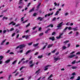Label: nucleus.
I'll use <instances>...</instances> for the list:
<instances>
[{"mask_svg":"<svg viewBox=\"0 0 80 80\" xmlns=\"http://www.w3.org/2000/svg\"><path fill=\"white\" fill-rule=\"evenodd\" d=\"M39 44V43H38L36 44H34L33 45V46L34 47H37V46Z\"/></svg>","mask_w":80,"mask_h":80,"instance_id":"2eb2a0df","label":"nucleus"},{"mask_svg":"<svg viewBox=\"0 0 80 80\" xmlns=\"http://www.w3.org/2000/svg\"><path fill=\"white\" fill-rule=\"evenodd\" d=\"M53 44L48 45V48H50V47H52L53 46Z\"/></svg>","mask_w":80,"mask_h":80,"instance_id":"f8f14e48","label":"nucleus"},{"mask_svg":"<svg viewBox=\"0 0 80 80\" xmlns=\"http://www.w3.org/2000/svg\"><path fill=\"white\" fill-rule=\"evenodd\" d=\"M32 63H33V60H32L31 61L29 62L30 64H32Z\"/></svg>","mask_w":80,"mask_h":80,"instance_id":"e433bc0d","label":"nucleus"},{"mask_svg":"<svg viewBox=\"0 0 80 80\" xmlns=\"http://www.w3.org/2000/svg\"><path fill=\"white\" fill-rule=\"evenodd\" d=\"M71 45V44H70V43H69V44H68V48L69 47H70Z\"/></svg>","mask_w":80,"mask_h":80,"instance_id":"f704fd0d","label":"nucleus"},{"mask_svg":"<svg viewBox=\"0 0 80 80\" xmlns=\"http://www.w3.org/2000/svg\"><path fill=\"white\" fill-rule=\"evenodd\" d=\"M35 10V8H33L31 9L29 12L28 13H31V12H34Z\"/></svg>","mask_w":80,"mask_h":80,"instance_id":"423d86ee","label":"nucleus"},{"mask_svg":"<svg viewBox=\"0 0 80 80\" xmlns=\"http://www.w3.org/2000/svg\"><path fill=\"white\" fill-rule=\"evenodd\" d=\"M33 66H34V64H31V65H30L29 66V67H33Z\"/></svg>","mask_w":80,"mask_h":80,"instance_id":"37998d69","label":"nucleus"},{"mask_svg":"<svg viewBox=\"0 0 80 80\" xmlns=\"http://www.w3.org/2000/svg\"><path fill=\"white\" fill-rule=\"evenodd\" d=\"M49 30H50V29H48L47 30H46L45 32V33H48V32L49 31Z\"/></svg>","mask_w":80,"mask_h":80,"instance_id":"393cba45","label":"nucleus"},{"mask_svg":"<svg viewBox=\"0 0 80 80\" xmlns=\"http://www.w3.org/2000/svg\"><path fill=\"white\" fill-rule=\"evenodd\" d=\"M68 29V27H67L65 28L64 29V31H63V32H64L66 30H67V29Z\"/></svg>","mask_w":80,"mask_h":80,"instance_id":"cd10ccee","label":"nucleus"},{"mask_svg":"<svg viewBox=\"0 0 80 80\" xmlns=\"http://www.w3.org/2000/svg\"><path fill=\"white\" fill-rule=\"evenodd\" d=\"M43 35V33H41L40 34H39V36L40 37H41V36H42Z\"/></svg>","mask_w":80,"mask_h":80,"instance_id":"58836bf2","label":"nucleus"},{"mask_svg":"<svg viewBox=\"0 0 80 80\" xmlns=\"http://www.w3.org/2000/svg\"><path fill=\"white\" fill-rule=\"evenodd\" d=\"M43 18H42L41 17H38L37 18L38 20H39L40 21H42V19H43Z\"/></svg>","mask_w":80,"mask_h":80,"instance_id":"6e6552de","label":"nucleus"},{"mask_svg":"<svg viewBox=\"0 0 80 80\" xmlns=\"http://www.w3.org/2000/svg\"><path fill=\"white\" fill-rule=\"evenodd\" d=\"M43 58V55H41V56H38V58Z\"/></svg>","mask_w":80,"mask_h":80,"instance_id":"4be33fe9","label":"nucleus"},{"mask_svg":"<svg viewBox=\"0 0 80 80\" xmlns=\"http://www.w3.org/2000/svg\"><path fill=\"white\" fill-rule=\"evenodd\" d=\"M28 61H29V60H28L26 61H23L22 62V64L23 65V64H24V63H28Z\"/></svg>","mask_w":80,"mask_h":80,"instance_id":"9d476101","label":"nucleus"},{"mask_svg":"<svg viewBox=\"0 0 80 80\" xmlns=\"http://www.w3.org/2000/svg\"><path fill=\"white\" fill-rule=\"evenodd\" d=\"M80 80V76H78L77 79L76 80Z\"/></svg>","mask_w":80,"mask_h":80,"instance_id":"4c0bfd02","label":"nucleus"},{"mask_svg":"<svg viewBox=\"0 0 80 80\" xmlns=\"http://www.w3.org/2000/svg\"><path fill=\"white\" fill-rule=\"evenodd\" d=\"M72 27H68V30H72Z\"/></svg>","mask_w":80,"mask_h":80,"instance_id":"09e8293b","label":"nucleus"},{"mask_svg":"<svg viewBox=\"0 0 80 80\" xmlns=\"http://www.w3.org/2000/svg\"><path fill=\"white\" fill-rule=\"evenodd\" d=\"M53 76V75L52 74L49 77H48V80H49V79H50V78H51V77H52Z\"/></svg>","mask_w":80,"mask_h":80,"instance_id":"b1692460","label":"nucleus"},{"mask_svg":"<svg viewBox=\"0 0 80 80\" xmlns=\"http://www.w3.org/2000/svg\"><path fill=\"white\" fill-rule=\"evenodd\" d=\"M75 56H76V55L75 54H72L71 55H70L68 57V58H73V57H74Z\"/></svg>","mask_w":80,"mask_h":80,"instance_id":"39448f33","label":"nucleus"},{"mask_svg":"<svg viewBox=\"0 0 80 80\" xmlns=\"http://www.w3.org/2000/svg\"><path fill=\"white\" fill-rule=\"evenodd\" d=\"M76 55H80V52H78L76 53Z\"/></svg>","mask_w":80,"mask_h":80,"instance_id":"c03bdc74","label":"nucleus"},{"mask_svg":"<svg viewBox=\"0 0 80 80\" xmlns=\"http://www.w3.org/2000/svg\"><path fill=\"white\" fill-rule=\"evenodd\" d=\"M73 78H74V76H72L70 78V80H72V79H73Z\"/></svg>","mask_w":80,"mask_h":80,"instance_id":"79ce46f5","label":"nucleus"},{"mask_svg":"<svg viewBox=\"0 0 80 80\" xmlns=\"http://www.w3.org/2000/svg\"><path fill=\"white\" fill-rule=\"evenodd\" d=\"M58 13H59V11H58L56 12V13L54 15L56 16V15H58Z\"/></svg>","mask_w":80,"mask_h":80,"instance_id":"412c9836","label":"nucleus"},{"mask_svg":"<svg viewBox=\"0 0 80 80\" xmlns=\"http://www.w3.org/2000/svg\"><path fill=\"white\" fill-rule=\"evenodd\" d=\"M52 41H54V40H55V38H54V37H53L52 39Z\"/></svg>","mask_w":80,"mask_h":80,"instance_id":"a19ab883","label":"nucleus"},{"mask_svg":"<svg viewBox=\"0 0 80 80\" xmlns=\"http://www.w3.org/2000/svg\"><path fill=\"white\" fill-rule=\"evenodd\" d=\"M20 49H22L25 47V44L21 45H20Z\"/></svg>","mask_w":80,"mask_h":80,"instance_id":"20e7f679","label":"nucleus"},{"mask_svg":"<svg viewBox=\"0 0 80 80\" xmlns=\"http://www.w3.org/2000/svg\"><path fill=\"white\" fill-rule=\"evenodd\" d=\"M22 1H23V0H20L19 2V4H21V3H22Z\"/></svg>","mask_w":80,"mask_h":80,"instance_id":"a878e982","label":"nucleus"},{"mask_svg":"<svg viewBox=\"0 0 80 80\" xmlns=\"http://www.w3.org/2000/svg\"><path fill=\"white\" fill-rule=\"evenodd\" d=\"M72 33H73V31H72L71 32H70L68 34H69V35H70V34H72Z\"/></svg>","mask_w":80,"mask_h":80,"instance_id":"6e6d98bb","label":"nucleus"},{"mask_svg":"<svg viewBox=\"0 0 80 80\" xmlns=\"http://www.w3.org/2000/svg\"><path fill=\"white\" fill-rule=\"evenodd\" d=\"M13 30H14V28H11L10 30V31H11V32H12V31H13Z\"/></svg>","mask_w":80,"mask_h":80,"instance_id":"3c124183","label":"nucleus"},{"mask_svg":"<svg viewBox=\"0 0 80 80\" xmlns=\"http://www.w3.org/2000/svg\"><path fill=\"white\" fill-rule=\"evenodd\" d=\"M6 32H7V30H4L3 31V33H6Z\"/></svg>","mask_w":80,"mask_h":80,"instance_id":"864d4df0","label":"nucleus"},{"mask_svg":"<svg viewBox=\"0 0 80 80\" xmlns=\"http://www.w3.org/2000/svg\"><path fill=\"white\" fill-rule=\"evenodd\" d=\"M56 18L55 17H54L53 19H52V21H55L56 19Z\"/></svg>","mask_w":80,"mask_h":80,"instance_id":"49530a36","label":"nucleus"},{"mask_svg":"<svg viewBox=\"0 0 80 80\" xmlns=\"http://www.w3.org/2000/svg\"><path fill=\"white\" fill-rule=\"evenodd\" d=\"M37 15V13L36 12L34 13L33 14V16H34V17H35Z\"/></svg>","mask_w":80,"mask_h":80,"instance_id":"c756f323","label":"nucleus"},{"mask_svg":"<svg viewBox=\"0 0 80 80\" xmlns=\"http://www.w3.org/2000/svg\"><path fill=\"white\" fill-rule=\"evenodd\" d=\"M30 23H29L28 24H27L26 26V28L28 27H29V26H30Z\"/></svg>","mask_w":80,"mask_h":80,"instance_id":"ea45409f","label":"nucleus"},{"mask_svg":"<svg viewBox=\"0 0 80 80\" xmlns=\"http://www.w3.org/2000/svg\"><path fill=\"white\" fill-rule=\"evenodd\" d=\"M48 67H50V65H48L46 66V67H45V69H44V71H47V70H48Z\"/></svg>","mask_w":80,"mask_h":80,"instance_id":"7ed1b4c3","label":"nucleus"},{"mask_svg":"<svg viewBox=\"0 0 80 80\" xmlns=\"http://www.w3.org/2000/svg\"><path fill=\"white\" fill-rule=\"evenodd\" d=\"M30 52H31V50H29V51H28L26 53V55H28V54Z\"/></svg>","mask_w":80,"mask_h":80,"instance_id":"ddd939ff","label":"nucleus"},{"mask_svg":"<svg viewBox=\"0 0 80 80\" xmlns=\"http://www.w3.org/2000/svg\"><path fill=\"white\" fill-rule=\"evenodd\" d=\"M40 69H39L38 71H37L35 73V74L37 73H38V72H39V71H40Z\"/></svg>","mask_w":80,"mask_h":80,"instance_id":"603ef678","label":"nucleus"},{"mask_svg":"<svg viewBox=\"0 0 80 80\" xmlns=\"http://www.w3.org/2000/svg\"><path fill=\"white\" fill-rule=\"evenodd\" d=\"M23 68H25L24 66H22L21 68H20V71H21V70H22V69H23Z\"/></svg>","mask_w":80,"mask_h":80,"instance_id":"bb28decb","label":"nucleus"},{"mask_svg":"<svg viewBox=\"0 0 80 80\" xmlns=\"http://www.w3.org/2000/svg\"><path fill=\"white\" fill-rule=\"evenodd\" d=\"M77 68V67H75V66H74V67H72V69H75Z\"/></svg>","mask_w":80,"mask_h":80,"instance_id":"7c9ffc66","label":"nucleus"},{"mask_svg":"<svg viewBox=\"0 0 80 80\" xmlns=\"http://www.w3.org/2000/svg\"><path fill=\"white\" fill-rule=\"evenodd\" d=\"M25 60V59L24 58H22V59H21V62H22V61H23V60Z\"/></svg>","mask_w":80,"mask_h":80,"instance_id":"bf43d9fd","label":"nucleus"},{"mask_svg":"<svg viewBox=\"0 0 80 80\" xmlns=\"http://www.w3.org/2000/svg\"><path fill=\"white\" fill-rule=\"evenodd\" d=\"M36 28H37V27H33V28H32V30H34Z\"/></svg>","mask_w":80,"mask_h":80,"instance_id":"5fc2aeb1","label":"nucleus"},{"mask_svg":"<svg viewBox=\"0 0 80 80\" xmlns=\"http://www.w3.org/2000/svg\"><path fill=\"white\" fill-rule=\"evenodd\" d=\"M4 19H5V20H7V19H8V18H5V16H4L2 19V20H3V21H4Z\"/></svg>","mask_w":80,"mask_h":80,"instance_id":"dca6fc26","label":"nucleus"},{"mask_svg":"<svg viewBox=\"0 0 80 80\" xmlns=\"http://www.w3.org/2000/svg\"><path fill=\"white\" fill-rule=\"evenodd\" d=\"M77 28H72V30H73V31H77V30H78V29Z\"/></svg>","mask_w":80,"mask_h":80,"instance_id":"4468645a","label":"nucleus"},{"mask_svg":"<svg viewBox=\"0 0 80 80\" xmlns=\"http://www.w3.org/2000/svg\"><path fill=\"white\" fill-rule=\"evenodd\" d=\"M17 60H15L13 62H12V65H15V63H17Z\"/></svg>","mask_w":80,"mask_h":80,"instance_id":"f3484780","label":"nucleus"},{"mask_svg":"<svg viewBox=\"0 0 80 80\" xmlns=\"http://www.w3.org/2000/svg\"><path fill=\"white\" fill-rule=\"evenodd\" d=\"M58 60H60V58H54V60H55V61L54 62H57Z\"/></svg>","mask_w":80,"mask_h":80,"instance_id":"9b49d317","label":"nucleus"},{"mask_svg":"<svg viewBox=\"0 0 80 80\" xmlns=\"http://www.w3.org/2000/svg\"><path fill=\"white\" fill-rule=\"evenodd\" d=\"M68 42H69V40H66V41L64 42L63 43H65V45H66V44H67V43H68Z\"/></svg>","mask_w":80,"mask_h":80,"instance_id":"5701e85b","label":"nucleus"},{"mask_svg":"<svg viewBox=\"0 0 80 80\" xmlns=\"http://www.w3.org/2000/svg\"><path fill=\"white\" fill-rule=\"evenodd\" d=\"M54 4L55 5V6H57V3H56V2H55L54 3Z\"/></svg>","mask_w":80,"mask_h":80,"instance_id":"774afa93","label":"nucleus"},{"mask_svg":"<svg viewBox=\"0 0 80 80\" xmlns=\"http://www.w3.org/2000/svg\"><path fill=\"white\" fill-rule=\"evenodd\" d=\"M0 61H1V60H2L3 58V56H0Z\"/></svg>","mask_w":80,"mask_h":80,"instance_id":"aec40b11","label":"nucleus"},{"mask_svg":"<svg viewBox=\"0 0 80 80\" xmlns=\"http://www.w3.org/2000/svg\"><path fill=\"white\" fill-rule=\"evenodd\" d=\"M51 52L52 53H55V50H54L53 51H52Z\"/></svg>","mask_w":80,"mask_h":80,"instance_id":"338daca9","label":"nucleus"},{"mask_svg":"<svg viewBox=\"0 0 80 80\" xmlns=\"http://www.w3.org/2000/svg\"><path fill=\"white\" fill-rule=\"evenodd\" d=\"M47 45H46L45 46H44L43 47V48H42V50H43L44 48H46V47H47Z\"/></svg>","mask_w":80,"mask_h":80,"instance_id":"c9c22d12","label":"nucleus"},{"mask_svg":"<svg viewBox=\"0 0 80 80\" xmlns=\"http://www.w3.org/2000/svg\"><path fill=\"white\" fill-rule=\"evenodd\" d=\"M28 38V35H26L25 37V38L26 39H27Z\"/></svg>","mask_w":80,"mask_h":80,"instance_id":"13d9d810","label":"nucleus"},{"mask_svg":"<svg viewBox=\"0 0 80 80\" xmlns=\"http://www.w3.org/2000/svg\"><path fill=\"white\" fill-rule=\"evenodd\" d=\"M62 48L63 50H65L67 48V47L65 46H62Z\"/></svg>","mask_w":80,"mask_h":80,"instance_id":"6ab92c4d","label":"nucleus"},{"mask_svg":"<svg viewBox=\"0 0 80 80\" xmlns=\"http://www.w3.org/2000/svg\"><path fill=\"white\" fill-rule=\"evenodd\" d=\"M55 34V32H54L52 33V35H54Z\"/></svg>","mask_w":80,"mask_h":80,"instance_id":"de8ad7c7","label":"nucleus"},{"mask_svg":"<svg viewBox=\"0 0 80 80\" xmlns=\"http://www.w3.org/2000/svg\"><path fill=\"white\" fill-rule=\"evenodd\" d=\"M62 23H63V22H62L58 24V25L57 26V27L58 28H60V27H61L62 26Z\"/></svg>","mask_w":80,"mask_h":80,"instance_id":"f03ea898","label":"nucleus"},{"mask_svg":"<svg viewBox=\"0 0 80 80\" xmlns=\"http://www.w3.org/2000/svg\"><path fill=\"white\" fill-rule=\"evenodd\" d=\"M63 34V32H62V33H61V34H60L58 37L57 36L56 37V38H57V39H60V38H63V37H62V35Z\"/></svg>","mask_w":80,"mask_h":80,"instance_id":"f257e3e1","label":"nucleus"},{"mask_svg":"<svg viewBox=\"0 0 80 80\" xmlns=\"http://www.w3.org/2000/svg\"><path fill=\"white\" fill-rule=\"evenodd\" d=\"M11 61V60H10V59H9L6 61L5 62V63H10V62Z\"/></svg>","mask_w":80,"mask_h":80,"instance_id":"1a4fd4ad","label":"nucleus"},{"mask_svg":"<svg viewBox=\"0 0 80 80\" xmlns=\"http://www.w3.org/2000/svg\"><path fill=\"white\" fill-rule=\"evenodd\" d=\"M18 37H19V34L17 35V37H16V38H18Z\"/></svg>","mask_w":80,"mask_h":80,"instance_id":"69168bd1","label":"nucleus"},{"mask_svg":"<svg viewBox=\"0 0 80 80\" xmlns=\"http://www.w3.org/2000/svg\"><path fill=\"white\" fill-rule=\"evenodd\" d=\"M30 4H31V3H30V2L29 3L27 7H29V6H30Z\"/></svg>","mask_w":80,"mask_h":80,"instance_id":"680f3d73","label":"nucleus"},{"mask_svg":"<svg viewBox=\"0 0 80 80\" xmlns=\"http://www.w3.org/2000/svg\"><path fill=\"white\" fill-rule=\"evenodd\" d=\"M12 77V76L11 75H10L9 76V77H8V80H10V77Z\"/></svg>","mask_w":80,"mask_h":80,"instance_id":"2f4dec72","label":"nucleus"},{"mask_svg":"<svg viewBox=\"0 0 80 80\" xmlns=\"http://www.w3.org/2000/svg\"><path fill=\"white\" fill-rule=\"evenodd\" d=\"M75 52V51H73V52H72L71 53H70V55H72V54H73Z\"/></svg>","mask_w":80,"mask_h":80,"instance_id":"4d7b16f0","label":"nucleus"},{"mask_svg":"<svg viewBox=\"0 0 80 80\" xmlns=\"http://www.w3.org/2000/svg\"><path fill=\"white\" fill-rule=\"evenodd\" d=\"M11 24H12V25L14 26V25H15L16 24V23H15V22H14L13 21H12L10 23L8 24V25H11Z\"/></svg>","mask_w":80,"mask_h":80,"instance_id":"0eeeda50","label":"nucleus"},{"mask_svg":"<svg viewBox=\"0 0 80 80\" xmlns=\"http://www.w3.org/2000/svg\"><path fill=\"white\" fill-rule=\"evenodd\" d=\"M42 30V27H40L39 28L38 31H39V32H40V30Z\"/></svg>","mask_w":80,"mask_h":80,"instance_id":"8fccbe9b","label":"nucleus"},{"mask_svg":"<svg viewBox=\"0 0 80 80\" xmlns=\"http://www.w3.org/2000/svg\"><path fill=\"white\" fill-rule=\"evenodd\" d=\"M47 16H48V17H50V13H49L48 14H46L45 15V17L46 18L47 17Z\"/></svg>","mask_w":80,"mask_h":80,"instance_id":"a211bd4d","label":"nucleus"},{"mask_svg":"<svg viewBox=\"0 0 80 80\" xmlns=\"http://www.w3.org/2000/svg\"><path fill=\"white\" fill-rule=\"evenodd\" d=\"M17 69H16L15 71L14 72H13L12 73H16V72H17Z\"/></svg>","mask_w":80,"mask_h":80,"instance_id":"0e129e2a","label":"nucleus"},{"mask_svg":"<svg viewBox=\"0 0 80 80\" xmlns=\"http://www.w3.org/2000/svg\"><path fill=\"white\" fill-rule=\"evenodd\" d=\"M40 5H41V3H39V4H38V5L37 7V8H39V7L40 6Z\"/></svg>","mask_w":80,"mask_h":80,"instance_id":"473e14b6","label":"nucleus"},{"mask_svg":"<svg viewBox=\"0 0 80 80\" xmlns=\"http://www.w3.org/2000/svg\"><path fill=\"white\" fill-rule=\"evenodd\" d=\"M75 62H76V61L74 60L72 62V65L73 64H75Z\"/></svg>","mask_w":80,"mask_h":80,"instance_id":"c85d7f7f","label":"nucleus"},{"mask_svg":"<svg viewBox=\"0 0 80 80\" xmlns=\"http://www.w3.org/2000/svg\"><path fill=\"white\" fill-rule=\"evenodd\" d=\"M19 74V72H17V73L15 74V76H16L18 74Z\"/></svg>","mask_w":80,"mask_h":80,"instance_id":"052dcab7","label":"nucleus"},{"mask_svg":"<svg viewBox=\"0 0 80 80\" xmlns=\"http://www.w3.org/2000/svg\"><path fill=\"white\" fill-rule=\"evenodd\" d=\"M15 33H13L12 34V37H14V36H15Z\"/></svg>","mask_w":80,"mask_h":80,"instance_id":"e2e57ef3","label":"nucleus"},{"mask_svg":"<svg viewBox=\"0 0 80 80\" xmlns=\"http://www.w3.org/2000/svg\"><path fill=\"white\" fill-rule=\"evenodd\" d=\"M32 43H33V42H30L29 43H28V45H29L30 46L32 45Z\"/></svg>","mask_w":80,"mask_h":80,"instance_id":"72a5a7b5","label":"nucleus"},{"mask_svg":"<svg viewBox=\"0 0 80 80\" xmlns=\"http://www.w3.org/2000/svg\"><path fill=\"white\" fill-rule=\"evenodd\" d=\"M28 19H27V20H26L25 21L23 22H22V23H26V22H27V21H28Z\"/></svg>","mask_w":80,"mask_h":80,"instance_id":"a18cd8bd","label":"nucleus"}]
</instances>
